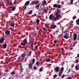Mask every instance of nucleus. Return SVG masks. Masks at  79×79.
Masks as SVG:
<instances>
[{
	"label": "nucleus",
	"instance_id": "9b49d317",
	"mask_svg": "<svg viewBox=\"0 0 79 79\" xmlns=\"http://www.w3.org/2000/svg\"><path fill=\"white\" fill-rule=\"evenodd\" d=\"M32 64L31 63H30L28 64V66L29 69H32Z\"/></svg>",
	"mask_w": 79,
	"mask_h": 79
},
{
	"label": "nucleus",
	"instance_id": "2eb2a0df",
	"mask_svg": "<svg viewBox=\"0 0 79 79\" xmlns=\"http://www.w3.org/2000/svg\"><path fill=\"white\" fill-rule=\"evenodd\" d=\"M52 61V60H50V58H47L45 60L46 62H50V61Z\"/></svg>",
	"mask_w": 79,
	"mask_h": 79
},
{
	"label": "nucleus",
	"instance_id": "052dcab7",
	"mask_svg": "<svg viewBox=\"0 0 79 79\" xmlns=\"http://www.w3.org/2000/svg\"><path fill=\"white\" fill-rule=\"evenodd\" d=\"M77 56L78 57H79V53H78V54Z\"/></svg>",
	"mask_w": 79,
	"mask_h": 79
},
{
	"label": "nucleus",
	"instance_id": "473e14b6",
	"mask_svg": "<svg viewBox=\"0 0 79 79\" xmlns=\"http://www.w3.org/2000/svg\"><path fill=\"white\" fill-rule=\"evenodd\" d=\"M36 6V8H39V7H40V4H38V5H37Z\"/></svg>",
	"mask_w": 79,
	"mask_h": 79
},
{
	"label": "nucleus",
	"instance_id": "ddd939ff",
	"mask_svg": "<svg viewBox=\"0 0 79 79\" xmlns=\"http://www.w3.org/2000/svg\"><path fill=\"white\" fill-rule=\"evenodd\" d=\"M56 26L55 25L52 24L51 26V27L52 29H55V28H56Z\"/></svg>",
	"mask_w": 79,
	"mask_h": 79
},
{
	"label": "nucleus",
	"instance_id": "4d7b16f0",
	"mask_svg": "<svg viewBox=\"0 0 79 79\" xmlns=\"http://www.w3.org/2000/svg\"><path fill=\"white\" fill-rule=\"evenodd\" d=\"M38 54V55H40V52H39Z\"/></svg>",
	"mask_w": 79,
	"mask_h": 79
},
{
	"label": "nucleus",
	"instance_id": "c9c22d12",
	"mask_svg": "<svg viewBox=\"0 0 79 79\" xmlns=\"http://www.w3.org/2000/svg\"><path fill=\"white\" fill-rule=\"evenodd\" d=\"M40 64V63H39V62H37L36 63V65H38V64Z\"/></svg>",
	"mask_w": 79,
	"mask_h": 79
},
{
	"label": "nucleus",
	"instance_id": "a18cd8bd",
	"mask_svg": "<svg viewBox=\"0 0 79 79\" xmlns=\"http://www.w3.org/2000/svg\"><path fill=\"white\" fill-rule=\"evenodd\" d=\"M43 30L44 31H45V30H46V28H44Z\"/></svg>",
	"mask_w": 79,
	"mask_h": 79
},
{
	"label": "nucleus",
	"instance_id": "5701e85b",
	"mask_svg": "<svg viewBox=\"0 0 79 79\" xmlns=\"http://www.w3.org/2000/svg\"><path fill=\"white\" fill-rule=\"evenodd\" d=\"M48 9H45L44 10V11L45 13H47V11H48Z\"/></svg>",
	"mask_w": 79,
	"mask_h": 79
},
{
	"label": "nucleus",
	"instance_id": "b1692460",
	"mask_svg": "<svg viewBox=\"0 0 79 79\" xmlns=\"http://www.w3.org/2000/svg\"><path fill=\"white\" fill-rule=\"evenodd\" d=\"M10 26H11V27H15V23H11L10 24Z\"/></svg>",
	"mask_w": 79,
	"mask_h": 79
},
{
	"label": "nucleus",
	"instance_id": "603ef678",
	"mask_svg": "<svg viewBox=\"0 0 79 79\" xmlns=\"http://www.w3.org/2000/svg\"><path fill=\"white\" fill-rule=\"evenodd\" d=\"M61 50L62 51H63V50H64V48H61Z\"/></svg>",
	"mask_w": 79,
	"mask_h": 79
},
{
	"label": "nucleus",
	"instance_id": "7c9ffc66",
	"mask_svg": "<svg viewBox=\"0 0 79 79\" xmlns=\"http://www.w3.org/2000/svg\"><path fill=\"white\" fill-rule=\"evenodd\" d=\"M79 61L78 59H76L75 60V63H79Z\"/></svg>",
	"mask_w": 79,
	"mask_h": 79
},
{
	"label": "nucleus",
	"instance_id": "4468645a",
	"mask_svg": "<svg viewBox=\"0 0 79 79\" xmlns=\"http://www.w3.org/2000/svg\"><path fill=\"white\" fill-rule=\"evenodd\" d=\"M36 23L37 24H39L40 23V20L39 19H37L36 20Z\"/></svg>",
	"mask_w": 79,
	"mask_h": 79
},
{
	"label": "nucleus",
	"instance_id": "393cba45",
	"mask_svg": "<svg viewBox=\"0 0 79 79\" xmlns=\"http://www.w3.org/2000/svg\"><path fill=\"white\" fill-rule=\"evenodd\" d=\"M32 64H34V63H35V59L34 58L32 60Z\"/></svg>",
	"mask_w": 79,
	"mask_h": 79
},
{
	"label": "nucleus",
	"instance_id": "bb28decb",
	"mask_svg": "<svg viewBox=\"0 0 79 79\" xmlns=\"http://www.w3.org/2000/svg\"><path fill=\"white\" fill-rule=\"evenodd\" d=\"M32 13V10H31L28 13V15H31Z\"/></svg>",
	"mask_w": 79,
	"mask_h": 79
},
{
	"label": "nucleus",
	"instance_id": "a211bd4d",
	"mask_svg": "<svg viewBox=\"0 0 79 79\" xmlns=\"http://www.w3.org/2000/svg\"><path fill=\"white\" fill-rule=\"evenodd\" d=\"M25 55H26V53H25L22 54L21 55V56L22 57V58H24L25 56Z\"/></svg>",
	"mask_w": 79,
	"mask_h": 79
},
{
	"label": "nucleus",
	"instance_id": "79ce46f5",
	"mask_svg": "<svg viewBox=\"0 0 79 79\" xmlns=\"http://www.w3.org/2000/svg\"><path fill=\"white\" fill-rule=\"evenodd\" d=\"M54 43V44H56V43H57V41L56 40H55Z\"/></svg>",
	"mask_w": 79,
	"mask_h": 79
},
{
	"label": "nucleus",
	"instance_id": "5fc2aeb1",
	"mask_svg": "<svg viewBox=\"0 0 79 79\" xmlns=\"http://www.w3.org/2000/svg\"><path fill=\"white\" fill-rule=\"evenodd\" d=\"M17 62H21V60H18L17 61Z\"/></svg>",
	"mask_w": 79,
	"mask_h": 79
},
{
	"label": "nucleus",
	"instance_id": "3c124183",
	"mask_svg": "<svg viewBox=\"0 0 79 79\" xmlns=\"http://www.w3.org/2000/svg\"><path fill=\"white\" fill-rule=\"evenodd\" d=\"M38 14H39V15H40L42 14V13H41V12H39Z\"/></svg>",
	"mask_w": 79,
	"mask_h": 79
},
{
	"label": "nucleus",
	"instance_id": "c756f323",
	"mask_svg": "<svg viewBox=\"0 0 79 79\" xmlns=\"http://www.w3.org/2000/svg\"><path fill=\"white\" fill-rule=\"evenodd\" d=\"M31 53H32V52H30V53H29V54L28 55V57H29V56H31Z\"/></svg>",
	"mask_w": 79,
	"mask_h": 79
},
{
	"label": "nucleus",
	"instance_id": "8fccbe9b",
	"mask_svg": "<svg viewBox=\"0 0 79 79\" xmlns=\"http://www.w3.org/2000/svg\"><path fill=\"white\" fill-rule=\"evenodd\" d=\"M9 9H10L9 7H7L6 9L7 10H9Z\"/></svg>",
	"mask_w": 79,
	"mask_h": 79
},
{
	"label": "nucleus",
	"instance_id": "de8ad7c7",
	"mask_svg": "<svg viewBox=\"0 0 79 79\" xmlns=\"http://www.w3.org/2000/svg\"><path fill=\"white\" fill-rule=\"evenodd\" d=\"M34 69H37V67H36L35 66H34Z\"/></svg>",
	"mask_w": 79,
	"mask_h": 79
},
{
	"label": "nucleus",
	"instance_id": "72a5a7b5",
	"mask_svg": "<svg viewBox=\"0 0 79 79\" xmlns=\"http://www.w3.org/2000/svg\"><path fill=\"white\" fill-rule=\"evenodd\" d=\"M17 3V1L16 0L14 1V5H16Z\"/></svg>",
	"mask_w": 79,
	"mask_h": 79
},
{
	"label": "nucleus",
	"instance_id": "cd10ccee",
	"mask_svg": "<svg viewBox=\"0 0 79 79\" xmlns=\"http://www.w3.org/2000/svg\"><path fill=\"white\" fill-rule=\"evenodd\" d=\"M57 5L58 4H55L53 5V6L54 7V8H57Z\"/></svg>",
	"mask_w": 79,
	"mask_h": 79
},
{
	"label": "nucleus",
	"instance_id": "c03bdc74",
	"mask_svg": "<svg viewBox=\"0 0 79 79\" xmlns=\"http://www.w3.org/2000/svg\"><path fill=\"white\" fill-rule=\"evenodd\" d=\"M59 32V31H56L55 32V33H55V34H57V33H58V32Z\"/></svg>",
	"mask_w": 79,
	"mask_h": 79
},
{
	"label": "nucleus",
	"instance_id": "ea45409f",
	"mask_svg": "<svg viewBox=\"0 0 79 79\" xmlns=\"http://www.w3.org/2000/svg\"><path fill=\"white\" fill-rule=\"evenodd\" d=\"M20 68H23V66H22V64L21 63H20Z\"/></svg>",
	"mask_w": 79,
	"mask_h": 79
},
{
	"label": "nucleus",
	"instance_id": "412c9836",
	"mask_svg": "<svg viewBox=\"0 0 79 79\" xmlns=\"http://www.w3.org/2000/svg\"><path fill=\"white\" fill-rule=\"evenodd\" d=\"M15 73H16V72L15 71H14L11 72V75H15Z\"/></svg>",
	"mask_w": 79,
	"mask_h": 79
},
{
	"label": "nucleus",
	"instance_id": "c85d7f7f",
	"mask_svg": "<svg viewBox=\"0 0 79 79\" xmlns=\"http://www.w3.org/2000/svg\"><path fill=\"white\" fill-rule=\"evenodd\" d=\"M31 50H32V51H33L34 50V47H33V46L32 45L31 46Z\"/></svg>",
	"mask_w": 79,
	"mask_h": 79
},
{
	"label": "nucleus",
	"instance_id": "f03ea898",
	"mask_svg": "<svg viewBox=\"0 0 79 79\" xmlns=\"http://www.w3.org/2000/svg\"><path fill=\"white\" fill-rule=\"evenodd\" d=\"M60 13V10L58 9H57V12H56L55 13L56 16H57L58 18L60 19V18L61 17V15L59 13Z\"/></svg>",
	"mask_w": 79,
	"mask_h": 79
},
{
	"label": "nucleus",
	"instance_id": "e2e57ef3",
	"mask_svg": "<svg viewBox=\"0 0 79 79\" xmlns=\"http://www.w3.org/2000/svg\"><path fill=\"white\" fill-rule=\"evenodd\" d=\"M71 22H72V23H73V20H72Z\"/></svg>",
	"mask_w": 79,
	"mask_h": 79
},
{
	"label": "nucleus",
	"instance_id": "338daca9",
	"mask_svg": "<svg viewBox=\"0 0 79 79\" xmlns=\"http://www.w3.org/2000/svg\"><path fill=\"white\" fill-rule=\"evenodd\" d=\"M8 62H7L6 63V64H8Z\"/></svg>",
	"mask_w": 79,
	"mask_h": 79
},
{
	"label": "nucleus",
	"instance_id": "49530a36",
	"mask_svg": "<svg viewBox=\"0 0 79 79\" xmlns=\"http://www.w3.org/2000/svg\"><path fill=\"white\" fill-rule=\"evenodd\" d=\"M64 77V75H63L62 76H61V78H63Z\"/></svg>",
	"mask_w": 79,
	"mask_h": 79
},
{
	"label": "nucleus",
	"instance_id": "13d9d810",
	"mask_svg": "<svg viewBox=\"0 0 79 79\" xmlns=\"http://www.w3.org/2000/svg\"><path fill=\"white\" fill-rule=\"evenodd\" d=\"M48 31H49V32H51V30H48Z\"/></svg>",
	"mask_w": 79,
	"mask_h": 79
},
{
	"label": "nucleus",
	"instance_id": "0eeeda50",
	"mask_svg": "<svg viewBox=\"0 0 79 79\" xmlns=\"http://www.w3.org/2000/svg\"><path fill=\"white\" fill-rule=\"evenodd\" d=\"M5 40V39L3 37H2L1 39L0 40V44H2L3 42V41Z\"/></svg>",
	"mask_w": 79,
	"mask_h": 79
},
{
	"label": "nucleus",
	"instance_id": "864d4df0",
	"mask_svg": "<svg viewBox=\"0 0 79 79\" xmlns=\"http://www.w3.org/2000/svg\"><path fill=\"white\" fill-rule=\"evenodd\" d=\"M37 44V41H35V45H36Z\"/></svg>",
	"mask_w": 79,
	"mask_h": 79
},
{
	"label": "nucleus",
	"instance_id": "f704fd0d",
	"mask_svg": "<svg viewBox=\"0 0 79 79\" xmlns=\"http://www.w3.org/2000/svg\"><path fill=\"white\" fill-rule=\"evenodd\" d=\"M74 66V64H72L71 65V67H72V68H73Z\"/></svg>",
	"mask_w": 79,
	"mask_h": 79
},
{
	"label": "nucleus",
	"instance_id": "a19ab883",
	"mask_svg": "<svg viewBox=\"0 0 79 79\" xmlns=\"http://www.w3.org/2000/svg\"><path fill=\"white\" fill-rule=\"evenodd\" d=\"M57 77V75H55L53 76V77L56 78Z\"/></svg>",
	"mask_w": 79,
	"mask_h": 79
},
{
	"label": "nucleus",
	"instance_id": "1a4fd4ad",
	"mask_svg": "<svg viewBox=\"0 0 79 79\" xmlns=\"http://www.w3.org/2000/svg\"><path fill=\"white\" fill-rule=\"evenodd\" d=\"M77 34L76 33H75L73 35V40H76V39H77Z\"/></svg>",
	"mask_w": 79,
	"mask_h": 79
},
{
	"label": "nucleus",
	"instance_id": "f8f14e48",
	"mask_svg": "<svg viewBox=\"0 0 79 79\" xmlns=\"http://www.w3.org/2000/svg\"><path fill=\"white\" fill-rule=\"evenodd\" d=\"M76 70H79V64H77L75 66Z\"/></svg>",
	"mask_w": 79,
	"mask_h": 79
},
{
	"label": "nucleus",
	"instance_id": "e433bc0d",
	"mask_svg": "<svg viewBox=\"0 0 79 79\" xmlns=\"http://www.w3.org/2000/svg\"><path fill=\"white\" fill-rule=\"evenodd\" d=\"M20 72L22 73V71H23V68H22L20 69Z\"/></svg>",
	"mask_w": 79,
	"mask_h": 79
},
{
	"label": "nucleus",
	"instance_id": "37998d69",
	"mask_svg": "<svg viewBox=\"0 0 79 79\" xmlns=\"http://www.w3.org/2000/svg\"><path fill=\"white\" fill-rule=\"evenodd\" d=\"M2 74H3V73H2V72L1 71L0 72V76L2 75Z\"/></svg>",
	"mask_w": 79,
	"mask_h": 79
},
{
	"label": "nucleus",
	"instance_id": "7ed1b4c3",
	"mask_svg": "<svg viewBox=\"0 0 79 79\" xmlns=\"http://www.w3.org/2000/svg\"><path fill=\"white\" fill-rule=\"evenodd\" d=\"M27 43V38L25 39L21 43V44L23 46H25L26 45V44Z\"/></svg>",
	"mask_w": 79,
	"mask_h": 79
},
{
	"label": "nucleus",
	"instance_id": "6ab92c4d",
	"mask_svg": "<svg viewBox=\"0 0 79 79\" xmlns=\"http://www.w3.org/2000/svg\"><path fill=\"white\" fill-rule=\"evenodd\" d=\"M64 38L66 39H68L69 38V36L67 35H65L64 36Z\"/></svg>",
	"mask_w": 79,
	"mask_h": 79
},
{
	"label": "nucleus",
	"instance_id": "423d86ee",
	"mask_svg": "<svg viewBox=\"0 0 79 79\" xmlns=\"http://www.w3.org/2000/svg\"><path fill=\"white\" fill-rule=\"evenodd\" d=\"M5 34L7 35H9L10 34V30H6L5 31Z\"/></svg>",
	"mask_w": 79,
	"mask_h": 79
},
{
	"label": "nucleus",
	"instance_id": "a878e982",
	"mask_svg": "<svg viewBox=\"0 0 79 79\" xmlns=\"http://www.w3.org/2000/svg\"><path fill=\"white\" fill-rule=\"evenodd\" d=\"M63 71H64V67H62L61 68L60 70V71H61V72H63Z\"/></svg>",
	"mask_w": 79,
	"mask_h": 79
},
{
	"label": "nucleus",
	"instance_id": "6e6d98bb",
	"mask_svg": "<svg viewBox=\"0 0 79 79\" xmlns=\"http://www.w3.org/2000/svg\"><path fill=\"white\" fill-rule=\"evenodd\" d=\"M35 48H38V46H37V45H36L35 46Z\"/></svg>",
	"mask_w": 79,
	"mask_h": 79
},
{
	"label": "nucleus",
	"instance_id": "f3484780",
	"mask_svg": "<svg viewBox=\"0 0 79 79\" xmlns=\"http://www.w3.org/2000/svg\"><path fill=\"white\" fill-rule=\"evenodd\" d=\"M46 4V1H45V0H44L43 2L42 5L43 6H44V5H45Z\"/></svg>",
	"mask_w": 79,
	"mask_h": 79
},
{
	"label": "nucleus",
	"instance_id": "20e7f679",
	"mask_svg": "<svg viewBox=\"0 0 79 79\" xmlns=\"http://www.w3.org/2000/svg\"><path fill=\"white\" fill-rule=\"evenodd\" d=\"M30 3V2L29 1H27L24 5V6H23V8L24 9V10H26V8H27V7L26 6H28V5H29Z\"/></svg>",
	"mask_w": 79,
	"mask_h": 79
},
{
	"label": "nucleus",
	"instance_id": "0e129e2a",
	"mask_svg": "<svg viewBox=\"0 0 79 79\" xmlns=\"http://www.w3.org/2000/svg\"><path fill=\"white\" fill-rule=\"evenodd\" d=\"M0 6H2V4H0Z\"/></svg>",
	"mask_w": 79,
	"mask_h": 79
},
{
	"label": "nucleus",
	"instance_id": "6e6552de",
	"mask_svg": "<svg viewBox=\"0 0 79 79\" xmlns=\"http://www.w3.org/2000/svg\"><path fill=\"white\" fill-rule=\"evenodd\" d=\"M2 48H6V47H7V45L6 44H4L3 45H2Z\"/></svg>",
	"mask_w": 79,
	"mask_h": 79
},
{
	"label": "nucleus",
	"instance_id": "58836bf2",
	"mask_svg": "<svg viewBox=\"0 0 79 79\" xmlns=\"http://www.w3.org/2000/svg\"><path fill=\"white\" fill-rule=\"evenodd\" d=\"M76 16H75L74 17H73V19H76Z\"/></svg>",
	"mask_w": 79,
	"mask_h": 79
},
{
	"label": "nucleus",
	"instance_id": "aec40b11",
	"mask_svg": "<svg viewBox=\"0 0 79 79\" xmlns=\"http://www.w3.org/2000/svg\"><path fill=\"white\" fill-rule=\"evenodd\" d=\"M61 5L60 4H57V8H61Z\"/></svg>",
	"mask_w": 79,
	"mask_h": 79
},
{
	"label": "nucleus",
	"instance_id": "39448f33",
	"mask_svg": "<svg viewBox=\"0 0 79 79\" xmlns=\"http://www.w3.org/2000/svg\"><path fill=\"white\" fill-rule=\"evenodd\" d=\"M39 3V1H33L31 2V4H30V5L31 6H32L33 5H37V4H38Z\"/></svg>",
	"mask_w": 79,
	"mask_h": 79
},
{
	"label": "nucleus",
	"instance_id": "2f4dec72",
	"mask_svg": "<svg viewBox=\"0 0 79 79\" xmlns=\"http://www.w3.org/2000/svg\"><path fill=\"white\" fill-rule=\"evenodd\" d=\"M73 1H74V0H70V2L69 3L70 5H72V4H73Z\"/></svg>",
	"mask_w": 79,
	"mask_h": 79
},
{
	"label": "nucleus",
	"instance_id": "4c0bfd02",
	"mask_svg": "<svg viewBox=\"0 0 79 79\" xmlns=\"http://www.w3.org/2000/svg\"><path fill=\"white\" fill-rule=\"evenodd\" d=\"M43 69H42V68H41L40 69H39V71H40V72H41V71H42V70Z\"/></svg>",
	"mask_w": 79,
	"mask_h": 79
},
{
	"label": "nucleus",
	"instance_id": "69168bd1",
	"mask_svg": "<svg viewBox=\"0 0 79 79\" xmlns=\"http://www.w3.org/2000/svg\"><path fill=\"white\" fill-rule=\"evenodd\" d=\"M65 35H67V33H65Z\"/></svg>",
	"mask_w": 79,
	"mask_h": 79
},
{
	"label": "nucleus",
	"instance_id": "bf43d9fd",
	"mask_svg": "<svg viewBox=\"0 0 79 79\" xmlns=\"http://www.w3.org/2000/svg\"><path fill=\"white\" fill-rule=\"evenodd\" d=\"M55 33L56 34V33H55V32L53 33V35H55Z\"/></svg>",
	"mask_w": 79,
	"mask_h": 79
},
{
	"label": "nucleus",
	"instance_id": "774afa93",
	"mask_svg": "<svg viewBox=\"0 0 79 79\" xmlns=\"http://www.w3.org/2000/svg\"><path fill=\"white\" fill-rule=\"evenodd\" d=\"M31 40H32V38H31Z\"/></svg>",
	"mask_w": 79,
	"mask_h": 79
},
{
	"label": "nucleus",
	"instance_id": "680f3d73",
	"mask_svg": "<svg viewBox=\"0 0 79 79\" xmlns=\"http://www.w3.org/2000/svg\"><path fill=\"white\" fill-rule=\"evenodd\" d=\"M30 23H32V21H31Z\"/></svg>",
	"mask_w": 79,
	"mask_h": 79
},
{
	"label": "nucleus",
	"instance_id": "f257e3e1",
	"mask_svg": "<svg viewBox=\"0 0 79 79\" xmlns=\"http://www.w3.org/2000/svg\"><path fill=\"white\" fill-rule=\"evenodd\" d=\"M56 17L52 15H51L49 16V19L50 20H52L53 19V20H54V21H57V20H59V19L57 16H56Z\"/></svg>",
	"mask_w": 79,
	"mask_h": 79
},
{
	"label": "nucleus",
	"instance_id": "dca6fc26",
	"mask_svg": "<svg viewBox=\"0 0 79 79\" xmlns=\"http://www.w3.org/2000/svg\"><path fill=\"white\" fill-rule=\"evenodd\" d=\"M55 70L56 72H58V71H59V68L58 67L56 68L55 69Z\"/></svg>",
	"mask_w": 79,
	"mask_h": 79
},
{
	"label": "nucleus",
	"instance_id": "9d476101",
	"mask_svg": "<svg viewBox=\"0 0 79 79\" xmlns=\"http://www.w3.org/2000/svg\"><path fill=\"white\" fill-rule=\"evenodd\" d=\"M10 9H11V10L12 11H15L16 10V7L13 6H10Z\"/></svg>",
	"mask_w": 79,
	"mask_h": 79
},
{
	"label": "nucleus",
	"instance_id": "4be33fe9",
	"mask_svg": "<svg viewBox=\"0 0 79 79\" xmlns=\"http://www.w3.org/2000/svg\"><path fill=\"white\" fill-rule=\"evenodd\" d=\"M62 73H63V72H61V71H60L59 73V77H60L61 76V75L62 74Z\"/></svg>",
	"mask_w": 79,
	"mask_h": 79
},
{
	"label": "nucleus",
	"instance_id": "09e8293b",
	"mask_svg": "<svg viewBox=\"0 0 79 79\" xmlns=\"http://www.w3.org/2000/svg\"><path fill=\"white\" fill-rule=\"evenodd\" d=\"M68 79H72V77H68Z\"/></svg>",
	"mask_w": 79,
	"mask_h": 79
}]
</instances>
